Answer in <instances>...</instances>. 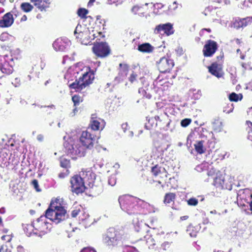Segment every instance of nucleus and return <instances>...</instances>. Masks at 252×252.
<instances>
[{"label": "nucleus", "instance_id": "f257e3e1", "mask_svg": "<svg viewBox=\"0 0 252 252\" xmlns=\"http://www.w3.org/2000/svg\"><path fill=\"white\" fill-rule=\"evenodd\" d=\"M67 217L62 199L58 198L52 199L45 211V216H41L34 221L35 235L41 237L49 231L50 224L47 221V219L58 224L66 220Z\"/></svg>", "mask_w": 252, "mask_h": 252}, {"label": "nucleus", "instance_id": "f03ea898", "mask_svg": "<svg viewBox=\"0 0 252 252\" xmlns=\"http://www.w3.org/2000/svg\"><path fill=\"white\" fill-rule=\"evenodd\" d=\"M119 202L121 209L130 215L138 214L143 203L141 200L128 195L119 197Z\"/></svg>", "mask_w": 252, "mask_h": 252}, {"label": "nucleus", "instance_id": "7ed1b4c3", "mask_svg": "<svg viewBox=\"0 0 252 252\" xmlns=\"http://www.w3.org/2000/svg\"><path fill=\"white\" fill-rule=\"evenodd\" d=\"M124 232L113 227L108 229L103 237V243L107 246L114 247L120 244L124 239Z\"/></svg>", "mask_w": 252, "mask_h": 252}, {"label": "nucleus", "instance_id": "20e7f679", "mask_svg": "<svg viewBox=\"0 0 252 252\" xmlns=\"http://www.w3.org/2000/svg\"><path fill=\"white\" fill-rule=\"evenodd\" d=\"M94 78V75L93 72L87 71L78 79H76L74 82L69 84V87L71 89L75 90L76 92H80L87 86L92 84Z\"/></svg>", "mask_w": 252, "mask_h": 252}, {"label": "nucleus", "instance_id": "39448f33", "mask_svg": "<svg viewBox=\"0 0 252 252\" xmlns=\"http://www.w3.org/2000/svg\"><path fill=\"white\" fill-rule=\"evenodd\" d=\"M213 171L210 170L208 172L209 176H212L216 174V176L214 179L213 185L216 188L220 189L231 190L232 188V185L228 180L225 179V176L219 173H216V170L212 169Z\"/></svg>", "mask_w": 252, "mask_h": 252}, {"label": "nucleus", "instance_id": "423d86ee", "mask_svg": "<svg viewBox=\"0 0 252 252\" xmlns=\"http://www.w3.org/2000/svg\"><path fill=\"white\" fill-rule=\"evenodd\" d=\"M94 54L98 58H104L111 53V49L106 42H94L92 47Z\"/></svg>", "mask_w": 252, "mask_h": 252}, {"label": "nucleus", "instance_id": "0eeeda50", "mask_svg": "<svg viewBox=\"0 0 252 252\" xmlns=\"http://www.w3.org/2000/svg\"><path fill=\"white\" fill-rule=\"evenodd\" d=\"M96 140V136L90 131L89 128L83 131L79 138V141L82 146L89 149L93 148Z\"/></svg>", "mask_w": 252, "mask_h": 252}, {"label": "nucleus", "instance_id": "6e6552de", "mask_svg": "<svg viewBox=\"0 0 252 252\" xmlns=\"http://www.w3.org/2000/svg\"><path fill=\"white\" fill-rule=\"evenodd\" d=\"M78 41L83 44L87 45L90 41V32L88 28L78 24L74 32Z\"/></svg>", "mask_w": 252, "mask_h": 252}, {"label": "nucleus", "instance_id": "1a4fd4ad", "mask_svg": "<svg viewBox=\"0 0 252 252\" xmlns=\"http://www.w3.org/2000/svg\"><path fill=\"white\" fill-rule=\"evenodd\" d=\"M70 183L71 191L77 195L84 192L87 189L85 186V182L78 174L74 175L70 178Z\"/></svg>", "mask_w": 252, "mask_h": 252}, {"label": "nucleus", "instance_id": "9d476101", "mask_svg": "<svg viewBox=\"0 0 252 252\" xmlns=\"http://www.w3.org/2000/svg\"><path fill=\"white\" fill-rule=\"evenodd\" d=\"M64 147L65 149V152L73 159L76 158V156L82 157L84 155V148L78 144H72L68 142H65L64 143Z\"/></svg>", "mask_w": 252, "mask_h": 252}, {"label": "nucleus", "instance_id": "9b49d317", "mask_svg": "<svg viewBox=\"0 0 252 252\" xmlns=\"http://www.w3.org/2000/svg\"><path fill=\"white\" fill-rule=\"evenodd\" d=\"M151 173L153 175L156 177H158L159 180L158 181H154V182L156 185H161L162 188H164V186L161 184L160 180H165L167 178L168 172L164 167H162L158 164L151 167Z\"/></svg>", "mask_w": 252, "mask_h": 252}, {"label": "nucleus", "instance_id": "f8f14e48", "mask_svg": "<svg viewBox=\"0 0 252 252\" xmlns=\"http://www.w3.org/2000/svg\"><path fill=\"white\" fill-rule=\"evenodd\" d=\"M218 49V44L214 40L209 39L206 41L203 46L202 52L205 57H212Z\"/></svg>", "mask_w": 252, "mask_h": 252}, {"label": "nucleus", "instance_id": "ddd939ff", "mask_svg": "<svg viewBox=\"0 0 252 252\" xmlns=\"http://www.w3.org/2000/svg\"><path fill=\"white\" fill-rule=\"evenodd\" d=\"M174 66L173 60L165 57L161 58L157 64L158 68L161 73L169 72Z\"/></svg>", "mask_w": 252, "mask_h": 252}, {"label": "nucleus", "instance_id": "4468645a", "mask_svg": "<svg viewBox=\"0 0 252 252\" xmlns=\"http://www.w3.org/2000/svg\"><path fill=\"white\" fill-rule=\"evenodd\" d=\"M174 31L173 25L170 23L159 24L157 25L154 30V33L161 35L169 36L174 33Z\"/></svg>", "mask_w": 252, "mask_h": 252}, {"label": "nucleus", "instance_id": "2eb2a0df", "mask_svg": "<svg viewBox=\"0 0 252 252\" xmlns=\"http://www.w3.org/2000/svg\"><path fill=\"white\" fill-rule=\"evenodd\" d=\"M222 63L214 62L208 66L209 72L213 75L220 78L223 75Z\"/></svg>", "mask_w": 252, "mask_h": 252}, {"label": "nucleus", "instance_id": "dca6fc26", "mask_svg": "<svg viewBox=\"0 0 252 252\" xmlns=\"http://www.w3.org/2000/svg\"><path fill=\"white\" fill-rule=\"evenodd\" d=\"M4 56L0 57V70L1 71L6 75L11 74L13 71V63H5ZM6 57V56H5Z\"/></svg>", "mask_w": 252, "mask_h": 252}, {"label": "nucleus", "instance_id": "f3484780", "mask_svg": "<svg viewBox=\"0 0 252 252\" xmlns=\"http://www.w3.org/2000/svg\"><path fill=\"white\" fill-rule=\"evenodd\" d=\"M30 1L41 12H46L50 7V0H30Z\"/></svg>", "mask_w": 252, "mask_h": 252}, {"label": "nucleus", "instance_id": "a211bd4d", "mask_svg": "<svg viewBox=\"0 0 252 252\" xmlns=\"http://www.w3.org/2000/svg\"><path fill=\"white\" fill-rule=\"evenodd\" d=\"M78 176H80L82 180L85 181H88L89 183L94 179L95 175L91 168L82 169L79 172Z\"/></svg>", "mask_w": 252, "mask_h": 252}, {"label": "nucleus", "instance_id": "6ab92c4d", "mask_svg": "<svg viewBox=\"0 0 252 252\" xmlns=\"http://www.w3.org/2000/svg\"><path fill=\"white\" fill-rule=\"evenodd\" d=\"M14 22V18L11 12L5 14L0 20V28H8L10 27Z\"/></svg>", "mask_w": 252, "mask_h": 252}, {"label": "nucleus", "instance_id": "aec40b11", "mask_svg": "<svg viewBox=\"0 0 252 252\" xmlns=\"http://www.w3.org/2000/svg\"><path fill=\"white\" fill-rule=\"evenodd\" d=\"M104 121L100 118L97 119L96 117H92L89 124L88 128H90L94 131L102 129L104 127Z\"/></svg>", "mask_w": 252, "mask_h": 252}, {"label": "nucleus", "instance_id": "412c9836", "mask_svg": "<svg viewBox=\"0 0 252 252\" xmlns=\"http://www.w3.org/2000/svg\"><path fill=\"white\" fill-rule=\"evenodd\" d=\"M131 12L135 15L140 17H146L148 9L147 6L134 5L131 8Z\"/></svg>", "mask_w": 252, "mask_h": 252}, {"label": "nucleus", "instance_id": "4be33fe9", "mask_svg": "<svg viewBox=\"0 0 252 252\" xmlns=\"http://www.w3.org/2000/svg\"><path fill=\"white\" fill-rule=\"evenodd\" d=\"M251 22V17H247L246 18L235 20L233 23V26L235 28L239 29L247 26Z\"/></svg>", "mask_w": 252, "mask_h": 252}, {"label": "nucleus", "instance_id": "5701e85b", "mask_svg": "<svg viewBox=\"0 0 252 252\" xmlns=\"http://www.w3.org/2000/svg\"><path fill=\"white\" fill-rule=\"evenodd\" d=\"M154 47L148 42L139 44L137 47V50L143 53H151L154 51Z\"/></svg>", "mask_w": 252, "mask_h": 252}, {"label": "nucleus", "instance_id": "b1692460", "mask_svg": "<svg viewBox=\"0 0 252 252\" xmlns=\"http://www.w3.org/2000/svg\"><path fill=\"white\" fill-rule=\"evenodd\" d=\"M153 118L155 121L156 122L155 126H157L158 125H159L160 128L163 127L168 124L165 113V114H161L159 116H156Z\"/></svg>", "mask_w": 252, "mask_h": 252}, {"label": "nucleus", "instance_id": "393cba45", "mask_svg": "<svg viewBox=\"0 0 252 252\" xmlns=\"http://www.w3.org/2000/svg\"><path fill=\"white\" fill-rule=\"evenodd\" d=\"M72 101L73 103L74 109L73 112L74 114L80 108V104L83 101V98L78 94H74L72 96Z\"/></svg>", "mask_w": 252, "mask_h": 252}, {"label": "nucleus", "instance_id": "a878e982", "mask_svg": "<svg viewBox=\"0 0 252 252\" xmlns=\"http://www.w3.org/2000/svg\"><path fill=\"white\" fill-rule=\"evenodd\" d=\"M23 227L25 233L28 236L30 237L35 235V229L34 227V221H33L31 224H23Z\"/></svg>", "mask_w": 252, "mask_h": 252}, {"label": "nucleus", "instance_id": "bb28decb", "mask_svg": "<svg viewBox=\"0 0 252 252\" xmlns=\"http://www.w3.org/2000/svg\"><path fill=\"white\" fill-rule=\"evenodd\" d=\"M221 106L223 112L227 114L232 112L234 109L233 104L227 100H224L222 102Z\"/></svg>", "mask_w": 252, "mask_h": 252}, {"label": "nucleus", "instance_id": "cd10ccee", "mask_svg": "<svg viewBox=\"0 0 252 252\" xmlns=\"http://www.w3.org/2000/svg\"><path fill=\"white\" fill-rule=\"evenodd\" d=\"M204 140H200L196 141L194 145V149L197 154H202L206 151V148L204 146Z\"/></svg>", "mask_w": 252, "mask_h": 252}, {"label": "nucleus", "instance_id": "c85d7f7f", "mask_svg": "<svg viewBox=\"0 0 252 252\" xmlns=\"http://www.w3.org/2000/svg\"><path fill=\"white\" fill-rule=\"evenodd\" d=\"M176 197V194L173 192H168L165 194L163 199V203L165 205L174 203Z\"/></svg>", "mask_w": 252, "mask_h": 252}, {"label": "nucleus", "instance_id": "c756f323", "mask_svg": "<svg viewBox=\"0 0 252 252\" xmlns=\"http://www.w3.org/2000/svg\"><path fill=\"white\" fill-rule=\"evenodd\" d=\"M63 44L64 42L62 39H57L54 42L53 46L56 51H63L65 48Z\"/></svg>", "mask_w": 252, "mask_h": 252}, {"label": "nucleus", "instance_id": "7c9ffc66", "mask_svg": "<svg viewBox=\"0 0 252 252\" xmlns=\"http://www.w3.org/2000/svg\"><path fill=\"white\" fill-rule=\"evenodd\" d=\"M212 127L215 132H219L222 130V123L220 120H215L212 123Z\"/></svg>", "mask_w": 252, "mask_h": 252}, {"label": "nucleus", "instance_id": "2f4dec72", "mask_svg": "<svg viewBox=\"0 0 252 252\" xmlns=\"http://www.w3.org/2000/svg\"><path fill=\"white\" fill-rule=\"evenodd\" d=\"M20 8L21 10L25 13H28L32 11L34 7L30 2H23L20 5Z\"/></svg>", "mask_w": 252, "mask_h": 252}, {"label": "nucleus", "instance_id": "473e14b6", "mask_svg": "<svg viewBox=\"0 0 252 252\" xmlns=\"http://www.w3.org/2000/svg\"><path fill=\"white\" fill-rule=\"evenodd\" d=\"M229 100L230 102H237L241 100L243 98V95L241 94H237L235 93H232L228 96Z\"/></svg>", "mask_w": 252, "mask_h": 252}, {"label": "nucleus", "instance_id": "72a5a7b5", "mask_svg": "<svg viewBox=\"0 0 252 252\" xmlns=\"http://www.w3.org/2000/svg\"><path fill=\"white\" fill-rule=\"evenodd\" d=\"M119 73L127 75L129 69V66L126 63H121L119 64Z\"/></svg>", "mask_w": 252, "mask_h": 252}, {"label": "nucleus", "instance_id": "f704fd0d", "mask_svg": "<svg viewBox=\"0 0 252 252\" xmlns=\"http://www.w3.org/2000/svg\"><path fill=\"white\" fill-rule=\"evenodd\" d=\"M88 13V10L84 8H80L77 10V14L78 16L83 19L87 18L88 17L87 16V15Z\"/></svg>", "mask_w": 252, "mask_h": 252}, {"label": "nucleus", "instance_id": "c9c22d12", "mask_svg": "<svg viewBox=\"0 0 252 252\" xmlns=\"http://www.w3.org/2000/svg\"><path fill=\"white\" fill-rule=\"evenodd\" d=\"M60 165L61 167L67 169L70 167V161L69 159L65 158H60Z\"/></svg>", "mask_w": 252, "mask_h": 252}, {"label": "nucleus", "instance_id": "e433bc0d", "mask_svg": "<svg viewBox=\"0 0 252 252\" xmlns=\"http://www.w3.org/2000/svg\"><path fill=\"white\" fill-rule=\"evenodd\" d=\"M8 156V154L6 152H2L0 153V162L1 161L2 164L5 165L8 159H10Z\"/></svg>", "mask_w": 252, "mask_h": 252}, {"label": "nucleus", "instance_id": "4c0bfd02", "mask_svg": "<svg viewBox=\"0 0 252 252\" xmlns=\"http://www.w3.org/2000/svg\"><path fill=\"white\" fill-rule=\"evenodd\" d=\"M149 228L155 229L157 228V221L154 218L151 217L149 219V223L146 224Z\"/></svg>", "mask_w": 252, "mask_h": 252}, {"label": "nucleus", "instance_id": "58836bf2", "mask_svg": "<svg viewBox=\"0 0 252 252\" xmlns=\"http://www.w3.org/2000/svg\"><path fill=\"white\" fill-rule=\"evenodd\" d=\"M3 56H6V57L5 56L4 57L5 63L13 62V58L10 52H6V53H2L1 54H0V57Z\"/></svg>", "mask_w": 252, "mask_h": 252}, {"label": "nucleus", "instance_id": "ea45409f", "mask_svg": "<svg viewBox=\"0 0 252 252\" xmlns=\"http://www.w3.org/2000/svg\"><path fill=\"white\" fill-rule=\"evenodd\" d=\"M145 127L147 129H151L153 127L156 126H155V120L153 118L149 119L147 123L145 124Z\"/></svg>", "mask_w": 252, "mask_h": 252}, {"label": "nucleus", "instance_id": "a19ab883", "mask_svg": "<svg viewBox=\"0 0 252 252\" xmlns=\"http://www.w3.org/2000/svg\"><path fill=\"white\" fill-rule=\"evenodd\" d=\"M12 246L7 245H0V252H11Z\"/></svg>", "mask_w": 252, "mask_h": 252}, {"label": "nucleus", "instance_id": "79ce46f5", "mask_svg": "<svg viewBox=\"0 0 252 252\" xmlns=\"http://www.w3.org/2000/svg\"><path fill=\"white\" fill-rule=\"evenodd\" d=\"M125 0H107V3L109 5L118 6L122 4Z\"/></svg>", "mask_w": 252, "mask_h": 252}, {"label": "nucleus", "instance_id": "37998d69", "mask_svg": "<svg viewBox=\"0 0 252 252\" xmlns=\"http://www.w3.org/2000/svg\"><path fill=\"white\" fill-rule=\"evenodd\" d=\"M10 35L6 32H2L0 35V40L2 41H7L9 40Z\"/></svg>", "mask_w": 252, "mask_h": 252}, {"label": "nucleus", "instance_id": "c03bdc74", "mask_svg": "<svg viewBox=\"0 0 252 252\" xmlns=\"http://www.w3.org/2000/svg\"><path fill=\"white\" fill-rule=\"evenodd\" d=\"M31 185L33 187L37 192H40L41 191V189L39 188L37 180H33L31 182Z\"/></svg>", "mask_w": 252, "mask_h": 252}, {"label": "nucleus", "instance_id": "a18cd8bd", "mask_svg": "<svg viewBox=\"0 0 252 252\" xmlns=\"http://www.w3.org/2000/svg\"><path fill=\"white\" fill-rule=\"evenodd\" d=\"M11 252H28V251L23 246L19 245L16 248H13L12 247Z\"/></svg>", "mask_w": 252, "mask_h": 252}, {"label": "nucleus", "instance_id": "49530a36", "mask_svg": "<svg viewBox=\"0 0 252 252\" xmlns=\"http://www.w3.org/2000/svg\"><path fill=\"white\" fill-rule=\"evenodd\" d=\"M191 120L190 119L186 118L182 120L181 125L183 127H187L191 123Z\"/></svg>", "mask_w": 252, "mask_h": 252}, {"label": "nucleus", "instance_id": "de8ad7c7", "mask_svg": "<svg viewBox=\"0 0 252 252\" xmlns=\"http://www.w3.org/2000/svg\"><path fill=\"white\" fill-rule=\"evenodd\" d=\"M198 203V200L195 198H190L188 200V205L190 206H196Z\"/></svg>", "mask_w": 252, "mask_h": 252}, {"label": "nucleus", "instance_id": "09e8293b", "mask_svg": "<svg viewBox=\"0 0 252 252\" xmlns=\"http://www.w3.org/2000/svg\"><path fill=\"white\" fill-rule=\"evenodd\" d=\"M80 211H81L79 208H75L71 211V217L73 218L76 217L78 215V214H79Z\"/></svg>", "mask_w": 252, "mask_h": 252}, {"label": "nucleus", "instance_id": "8fccbe9b", "mask_svg": "<svg viewBox=\"0 0 252 252\" xmlns=\"http://www.w3.org/2000/svg\"><path fill=\"white\" fill-rule=\"evenodd\" d=\"M137 75L133 72L131 73L129 77V81L131 83H133L137 78Z\"/></svg>", "mask_w": 252, "mask_h": 252}, {"label": "nucleus", "instance_id": "3c124183", "mask_svg": "<svg viewBox=\"0 0 252 252\" xmlns=\"http://www.w3.org/2000/svg\"><path fill=\"white\" fill-rule=\"evenodd\" d=\"M104 32H100H100H97V35H96V34L94 33L93 35L94 36V38L99 37V39H100V38L104 37L105 35L103 34Z\"/></svg>", "mask_w": 252, "mask_h": 252}, {"label": "nucleus", "instance_id": "603ef678", "mask_svg": "<svg viewBox=\"0 0 252 252\" xmlns=\"http://www.w3.org/2000/svg\"><path fill=\"white\" fill-rule=\"evenodd\" d=\"M81 252H96V251L93 248L88 247L84 248Z\"/></svg>", "mask_w": 252, "mask_h": 252}, {"label": "nucleus", "instance_id": "864d4df0", "mask_svg": "<svg viewBox=\"0 0 252 252\" xmlns=\"http://www.w3.org/2000/svg\"><path fill=\"white\" fill-rule=\"evenodd\" d=\"M68 174H69L68 170H67L66 173L61 172L59 174L58 176L60 178L63 179V178H65L66 176H67L68 175Z\"/></svg>", "mask_w": 252, "mask_h": 252}, {"label": "nucleus", "instance_id": "5fc2aeb1", "mask_svg": "<svg viewBox=\"0 0 252 252\" xmlns=\"http://www.w3.org/2000/svg\"><path fill=\"white\" fill-rule=\"evenodd\" d=\"M207 144L208 145V148L210 150H211V149L214 148L215 144L212 140H208L207 141Z\"/></svg>", "mask_w": 252, "mask_h": 252}, {"label": "nucleus", "instance_id": "6e6d98bb", "mask_svg": "<svg viewBox=\"0 0 252 252\" xmlns=\"http://www.w3.org/2000/svg\"><path fill=\"white\" fill-rule=\"evenodd\" d=\"M223 54L220 55L217 57V59L218 61V63H223Z\"/></svg>", "mask_w": 252, "mask_h": 252}, {"label": "nucleus", "instance_id": "4d7b16f0", "mask_svg": "<svg viewBox=\"0 0 252 252\" xmlns=\"http://www.w3.org/2000/svg\"><path fill=\"white\" fill-rule=\"evenodd\" d=\"M204 31H207L208 32H211L212 31H211V29H210V28H204V29H202L201 30L200 32V35H202V34L203 33Z\"/></svg>", "mask_w": 252, "mask_h": 252}, {"label": "nucleus", "instance_id": "13d9d810", "mask_svg": "<svg viewBox=\"0 0 252 252\" xmlns=\"http://www.w3.org/2000/svg\"><path fill=\"white\" fill-rule=\"evenodd\" d=\"M44 107L47 108V109H52V110H55V106L54 105H51L48 106H45Z\"/></svg>", "mask_w": 252, "mask_h": 252}, {"label": "nucleus", "instance_id": "bf43d9fd", "mask_svg": "<svg viewBox=\"0 0 252 252\" xmlns=\"http://www.w3.org/2000/svg\"><path fill=\"white\" fill-rule=\"evenodd\" d=\"M170 7L171 8L172 7H173V9H176L177 7V3L176 2H174L173 3H172V5H170Z\"/></svg>", "mask_w": 252, "mask_h": 252}, {"label": "nucleus", "instance_id": "052dcab7", "mask_svg": "<svg viewBox=\"0 0 252 252\" xmlns=\"http://www.w3.org/2000/svg\"><path fill=\"white\" fill-rule=\"evenodd\" d=\"M189 216H184L180 217V220H185L187 219H188Z\"/></svg>", "mask_w": 252, "mask_h": 252}, {"label": "nucleus", "instance_id": "680f3d73", "mask_svg": "<svg viewBox=\"0 0 252 252\" xmlns=\"http://www.w3.org/2000/svg\"><path fill=\"white\" fill-rule=\"evenodd\" d=\"M242 67L244 68V71L246 70V64L244 63H242L241 64Z\"/></svg>", "mask_w": 252, "mask_h": 252}, {"label": "nucleus", "instance_id": "e2e57ef3", "mask_svg": "<svg viewBox=\"0 0 252 252\" xmlns=\"http://www.w3.org/2000/svg\"><path fill=\"white\" fill-rule=\"evenodd\" d=\"M139 93H142V94L145 93V94H146V92H145V90H144V89H143V88H141V89H140L139 90Z\"/></svg>", "mask_w": 252, "mask_h": 252}, {"label": "nucleus", "instance_id": "0e129e2a", "mask_svg": "<svg viewBox=\"0 0 252 252\" xmlns=\"http://www.w3.org/2000/svg\"><path fill=\"white\" fill-rule=\"evenodd\" d=\"M245 55L244 54H242V53L241 52V54H240V58H241V60H244L245 59Z\"/></svg>", "mask_w": 252, "mask_h": 252}, {"label": "nucleus", "instance_id": "69168bd1", "mask_svg": "<svg viewBox=\"0 0 252 252\" xmlns=\"http://www.w3.org/2000/svg\"><path fill=\"white\" fill-rule=\"evenodd\" d=\"M95 1V0H90V1L88 2V5L92 4Z\"/></svg>", "mask_w": 252, "mask_h": 252}, {"label": "nucleus", "instance_id": "338daca9", "mask_svg": "<svg viewBox=\"0 0 252 252\" xmlns=\"http://www.w3.org/2000/svg\"><path fill=\"white\" fill-rule=\"evenodd\" d=\"M27 19V16L26 15H24L21 18V21H26Z\"/></svg>", "mask_w": 252, "mask_h": 252}, {"label": "nucleus", "instance_id": "774afa93", "mask_svg": "<svg viewBox=\"0 0 252 252\" xmlns=\"http://www.w3.org/2000/svg\"><path fill=\"white\" fill-rule=\"evenodd\" d=\"M250 210L252 211V200L250 203Z\"/></svg>", "mask_w": 252, "mask_h": 252}]
</instances>
